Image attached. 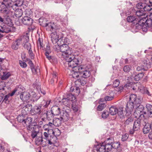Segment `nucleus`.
Masks as SVG:
<instances>
[{"label": "nucleus", "instance_id": "nucleus-1", "mask_svg": "<svg viewBox=\"0 0 152 152\" xmlns=\"http://www.w3.org/2000/svg\"><path fill=\"white\" fill-rule=\"evenodd\" d=\"M18 4L10 1V0H3L0 1V12L6 15L7 20H10V16L13 11H15L18 9Z\"/></svg>", "mask_w": 152, "mask_h": 152}, {"label": "nucleus", "instance_id": "nucleus-2", "mask_svg": "<svg viewBox=\"0 0 152 152\" xmlns=\"http://www.w3.org/2000/svg\"><path fill=\"white\" fill-rule=\"evenodd\" d=\"M126 20L128 22L136 23L135 27L136 28L142 29L144 31H147L148 27L151 26L152 24V20L150 18L147 19L146 18H143L138 20L133 15L128 16Z\"/></svg>", "mask_w": 152, "mask_h": 152}, {"label": "nucleus", "instance_id": "nucleus-3", "mask_svg": "<svg viewBox=\"0 0 152 152\" xmlns=\"http://www.w3.org/2000/svg\"><path fill=\"white\" fill-rule=\"evenodd\" d=\"M142 99L139 97H137L136 95L131 94L129 97V100L126 104V111L127 113L131 114L135 108V105L141 103Z\"/></svg>", "mask_w": 152, "mask_h": 152}, {"label": "nucleus", "instance_id": "nucleus-4", "mask_svg": "<svg viewBox=\"0 0 152 152\" xmlns=\"http://www.w3.org/2000/svg\"><path fill=\"white\" fill-rule=\"evenodd\" d=\"M112 137L107 138L104 142V145L106 151H109L114 150L115 152H123L122 148L119 142H112Z\"/></svg>", "mask_w": 152, "mask_h": 152}, {"label": "nucleus", "instance_id": "nucleus-5", "mask_svg": "<svg viewBox=\"0 0 152 152\" xmlns=\"http://www.w3.org/2000/svg\"><path fill=\"white\" fill-rule=\"evenodd\" d=\"M66 61L68 62V66L71 67L72 69H77L78 70L80 66H78L79 61L77 58H76L73 54L69 55L64 58Z\"/></svg>", "mask_w": 152, "mask_h": 152}, {"label": "nucleus", "instance_id": "nucleus-6", "mask_svg": "<svg viewBox=\"0 0 152 152\" xmlns=\"http://www.w3.org/2000/svg\"><path fill=\"white\" fill-rule=\"evenodd\" d=\"M46 21V19H42L41 18H40L39 19V23L42 22V24H40L42 26L44 27H46L47 30L50 31L52 32H56V30L58 29V27L56 26V25L54 23L51 22L49 23H44Z\"/></svg>", "mask_w": 152, "mask_h": 152}, {"label": "nucleus", "instance_id": "nucleus-7", "mask_svg": "<svg viewBox=\"0 0 152 152\" xmlns=\"http://www.w3.org/2000/svg\"><path fill=\"white\" fill-rule=\"evenodd\" d=\"M61 52H62V53L59 54V56L61 57V56H63L65 58V57H67L69 55H71L72 52L71 49L67 44H61Z\"/></svg>", "mask_w": 152, "mask_h": 152}, {"label": "nucleus", "instance_id": "nucleus-8", "mask_svg": "<svg viewBox=\"0 0 152 152\" xmlns=\"http://www.w3.org/2000/svg\"><path fill=\"white\" fill-rule=\"evenodd\" d=\"M78 70L80 74H82V76L84 78H88L91 75L90 69L85 66L80 65Z\"/></svg>", "mask_w": 152, "mask_h": 152}, {"label": "nucleus", "instance_id": "nucleus-9", "mask_svg": "<svg viewBox=\"0 0 152 152\" xmlns=\"http://www.w3.org/2000/svg\"><path fill=\"white\" fill-rule=\"evenodd\" d=\"M22 39V42L23 41L22 45L25 48L28 50L31 48V44L28 42L29 41V37L27 36H23Z\"/></svg>", "mask_w": 152, "mask_h": 152}, {"label": "nucleus", "instance_id": "nucleus-10", "mask_svg": "<svg viewBox=\"0 0 152 152\" xmlns=\"http://www.w3.org/2000/svg\"><path fill=\"white\" fill-rule=\"evenodd\" d=\"M51 40L53 44H56L60 39V37L56 32H53L50 34Z\"/></svg>", "mask_w": 152, "mask_h": 152}, {"label": "nucleus", "instance_id": "nucleus-11", "mask_svg": "<svg viewBox=\"0 0 152 152\" xmlns=\"http://www.w3.org/2000/svg\"><path fill=\"white\" fill-rule=\"evenodd\" d=\"M145 107L146 111L143 112V114L146 115L148 117L152 118V105L150 104H147Z\"/></svg>", "mask_w": 152, "mask_h": 152}, {"label": "nucleus", "instance_id": "nucleus-12", "mask_svg": "<svg viewBox=\"0 0 152 152\" xmlns=\"http://www.w3.org/2000/svg\"><path fill=\"white\" fill-rule=\"evenodd\" d=\"M21 21L24 25L27 26L31 25L33 23V19L28 16H25L22 18Z\"/></svg>", "mask_w": 152, "mask_h": 152}, {"label": "nucleus", "instance_id": "nucleus-13", "mask_svg": "<svg viewBox=\"0 0 152 152\" xmlns=\"http://www.w3.org/2000/svg\"><path fill=\"white\" fill-rule=\"evenodd\" d=\"M144 122V120H141L138 119L135 121L134 124V130L135 131H138L140 129L141 124L142 125V123Z\"/></svg>", "mask_w": 152, "mask_h": 152}, {"label": "nucleus", "instance_id": "nucleus-14", "mask_svg": "<svg viewBox=\"0 0 152 152\" xmlns=\"http://www.w3.org/2000/svg\"><path fill=\"white\" fill-rule=\"evenodd\" d=\"M145 5L144 7V12L152 10V0H145Z\"/></svg>", "mask_w": 152, "mask_h": 152}, {"label": "nucleus", "instance_id": "nucleus-15", "mask_svg": "<svg viewBox=\"0 0 152 152\" xmlns=\"http://www.w3.org/2000/svg\"><path fill=\"white\" fill-rule=\"evenodd\" d=\"M11 27L7 25H0V32L2 33H8L11 31Z\"/></svg>", "mask_w": 152, "mask_h": 152}, {"label": "nucleus", "instance_id": "nucleus-16", "mask_svg": "<svg viewBox=\"0 0 152 152\" xmlns=\"http://www.w3.org/2000/svg\"><path fill=\"white\" fill-rule=\"evenodd\" d=\"M22 43L21 38H20L17 39L15 42H13L12 45V48L14 50H17L19 45Z\"/></svg>", "mask_w": 152, "mask_h": 152}, {"label": "nucleus", "instance_id": "nucleus-17", "mask_svg": "<svg viewBox=\"0 0 152 152\" xmlns=\"http://www.w3.org/2000/svg\"><path fill=\"white\" fill-rule=\"evenodd\" d=\"M42 114L46 116L47 119L48 121H50L51 120H53V117L54 116V115L52 114V113L51 111H47L46 110H44V112H42Z\"/></svg>", "mask_w": 152, "mask_h": 152}, {"label": "nucleus", "instance_id": "nucleus-18", "mask_svg": "<svg viewBox=\"0 0 152 152\" xmlns=\"http://www.w3.org/2000/svg\"><path fill=\"white\" fill-rule=\"evenodd\" d=\"M51 111L54 115H58L61 114V109L57 106H54L52 107Z\"/></svg>", "mask_w": 152, "mask_h": 152}, {"label": "nucleus", "instance_id": "nucleus-19", "mask_svg": "<svg viewBox=\"0 0 152 152\" xmlns=\"http://www.w3.org/2000/svg\"><path fill=\"white\" fill-rule=\"evenodd\" d=\"M69 113L66 111H63L61 113L60 118L64 121H67L69 118Z\"/></svg>", "mask_w": 152, "mask_h": 152}, {"label": "nucleus", "instance_id": "nucleus-20", "mask_svg": "<svg viewBox=\"0 0 152 152\" xmlns=\"http://www.w3.org/2000/svg\"><path fill=\"white\" fill-rule=\"evenodd\" d=\"M41 107L40 104L35 105L33 107L32 112L33 111L35 114L39 115L43 112Z\"/></svg>", "mask_w": 152, "mask_h": 152}, {"label": "nucleus", "instance_id": "nucleus-21", "mask_svg": "<svg viewBox=\"0 0 152 152\" xmlns=\"http://www.w3.org/2000/svg\"><path fill=\"white\" fill-rule=\"evenodd\" d=\"M63 35L61 34L60 36V39L59 40V42H61V44L59 43V45L61 44H67V45H68L70 44L71 43V41L67 37H65L64 38L63 37Z\"/></svg>", "mask_w": 152, "mask_h": 152}, {"label": "nucleus", "instance_id": "nucleus-22", "mask_svg": "<svg viewBox=\"0 0 152 152\" xmlns=\"http://www.w3.org/2000/svg\"><path fill=\"white\" fill-rule=\"evenodd\" d=\"M20 97L23 101H26L29 99L30 95L28 92H23L20 94Z\"/></svg>", "mask_w": 152, "mask_h": 152}, {"label": "nucleus", "instance_id": "nucleus-23", "mask_svg": "<svg viewBox=\"0 0 152 152\" xmlns=\"http://www.w3.org/2000/svg\"><path fill=\"white\" fill-rule=\"evenodd\" d=\"M118 115L119 117L121 119L126 118L127 116V112L125 114V112H124L123 108L121 107H119V110L118 112Z\"/></svg>", "mask_w": 152, "mask_h": 152}, {"label": "nucleus", "instance_id": "nucleus-24", "mask_svg": "<svg viewBox=\"0 0 152 152\" xmlns=\"http://www.w3.org/2000/svg\"><path fill=\"white\" fill-rule=\"evenodd\" d=\"M140 103H139V104H136L135 105V108L136 110L134 113L137 114L138 113H140L142 111H143L144 107L143 105L140 104Z\"/></svg>", "mask_w": 152, "mask_h": 152}, {"label": "nucleus", "instance_id": "nucleus-25", "mask_svg": "<svg viewBox=\"0 0 152 152\" xmlns=\"http://www.w3.org/2000/svg\"><path fill=\"white\" fill-rule=\"evenodd\" d=\"M126 118V120L124 122V124L125 125H128L132 123L133 121V118L131 114L127 113Z\"/></svg>", "mask_w": 152, "mask_h": 152}, {"label": "nucleus", "instance_id": "nucleus-26", "mask_svg": "<svg viewBox=\"0 0 152 152\" xmlns=\"http://www.w3.org/2000/svg\"><path fill=\"white\" fill-rule=\"evenodd\" d=\"M119 108H118L115 106H112L109 109V113L112 115H114L118 113Z\"/></svg>", "mask_w": 152, "mask_h": 152}, {"label": "nucleus", "instance_id": "nucleus-27", "mask_svg": "<svg viewBox=\"0 0 152 152\" xmlns=\"http://www.w3.org/2000/svg\"><path fill=\"white\" fill-rule=\"evenodd\" d=\"M46 131V132H44V136L42 137V138L46 140L47 141L49 138V135L50 134L51 132L53 133L54 132L53 131V130L51 129H48V130Z\"/></svg>", "mask_w": 152, "mask_h": 152}, {"label": "nucleus", "instance_id": "nucleus-28", "mask_svg": "<svg viewBox=\"0 0 152 152\" xmlns=\"http://www.w3.org/2000/svg\"><path fill=\"white\" fill-rule=\"evenodd\" d=\"M79 73H80L77 69H72L71 71L70 75L73 78H77L79 76Z\"/></svg>", "mask_w": 152, "mask_h": 152}, {"label": "nucleus", "instance_id": "nucleus-29", "mask_svg": "<svg viewBox=\"0 0 152 152\" xmlns=\"http://www.w3.org/2000/svg\"><path fill=\"white\" fill-rule=\"evenodd\" d=\"M48 143L50 145H54L57 142V137L56 136H53L52 137L50 136V138L48 140Z\"/></svg>", "mask_w": 152, "mask_h": 152}, {"label": "nucleus", "instance_id": "nucleus-30", "mask_svg": "<svg viewBox=\"0 0 152 152\" xmlns=\"http://www.w3.org/2000/svg\"><path fill=\"white\" fill-rule=\"evenodd\" d=\"M97 147H95V148L98 149L99 152H104L105 151V148L104 144L103 143H99L97 144Z\"/></svg>", "mask_w": 152, "mask_h": 152}, {"label": "nucleus", "instance_id": "nucleus-31", "mask_svg": "<svg viewBox=\"0 0 152 152\" xmlns=\"http://www.w3.org/2000/svg\"><path fill=\"white\" fill-rule=\"evenodd\" d=\"M144 74V73H140L135 75L134 76H133L132 75V77L133 78H134L136 81H138L143 77Z\"/></svg>", "mask_w": 152, "mask_h": 152}, {"label": "nucleus", "instance_id": "nucleus-32", "mask_svg": "<svg viewBox=\"0 0 152 152\" xmlns=\"http://www.w3.org/2000/svg\"><path fill=\"white\" fill-rule=\"evenodd\" d=\"M51 102L50 100L47 99H43L41 102L40 105L46 108H47L50 104Z\"/></svg>", "mask_w": 152, "mask_h": 152}, {"label": "nucleus", "instance_id": "nucleus-33", "mask_svg": "<svg viewBox=\"0 0 152 152\" xmlns=\"http://www.w3.org/2000/svg\"><path fill=\"white\" fill-rule=\"evenodd\" d=\"M32 121V118L30 117H27L26 118H25L23 124H26L27 126L30 125L31 124Z\"/></svg>", "mask_w": 152, "mask_h": 152}, {"label": "nucleus", "instance_id": "nucleus-34", "mask_svg": "<svg viewBox=\"0 0 152 152\" xmlns=\"http://www.w3.org/2000/svg\"><path fill=\"white\" fill-rule=\"evenodd\" d=\"M53 124L55 126H59L61 124V121L59 118H56L53 119Z\"/></svg>", "mask_w": 152, "mask_h": 152}, {"label": "nucleus", "instance_id": "nucleus-35", "mask_svg": "<svg viewBox=\"0 0 152 152\" xmlns=\"http://www.w3.org/2000/svg\"><path fill=\"white\" fill-rule=\"evenodd\" d=\"M148 69V66H144L143 65H140L138 66L137 68V70L138 71H147Z\"/></svg>", "mask_w": 152, "mask_h": 152}, {"label": "nucleus", "instance_id": "nucleus-36", "mask_svg": "<svg viewBox=\"0 0 152 152\" xmlns=\"http://www.w3.org/2000/svg\"><path fill=\"white\" fill-rule=\"evenodd\" d=\"M23 11L21 9H19L15 12V15L17 18H20L22 16L23 14Z\"/></svg>", "mask_w": 152, "mask_h": 152}, {"label": "nucleus", "instance_id": "nucleus-37", "mask_svg": "<svg viewBox=\"0 0 152 152\" xmlns=\"http://www.w3.org/2000/svg\"><path fill=\"white\" fill-rule=\"evenodd\" d=\"M59 43L61 44V42L59 41L56 44H55V45H54L53 46V48L54 50L57 52L61 51V44H59Z\"/></svg>", "mask_w": 152, "mask_h": 152}, {"label": "nucleus", "instance_id": "nucleus-38", "mask_svg": "<svg viewBox=\"0 0 152 152\" xmlns=\"http://www.w3.org/2000/svg\"><path fill=\"white\" fill-rule=\"evenodd\" d=\"M66 97L71 102L74 101L76 99L75 96L71 93L68 94L66 96Z\"/></svg>", "mask_w": 152, "mask_h": 152}, {"label": "nucleus", "instance_id": "nucleus-39", "mask_svg": "<svg viewBox=\"0 0 152 152\" xmlns=\"http://www.w3.org/2000/svg\"><path fill=\"white\" fill-rule=\"evenodd\" d=\"M3 75L2 76L1 79L2 80H5L7 79L10 76V74L8 72H4Z\"/></svg>", "mask_w": 152, "mask_h": 152}, {"label": "nucleus", "instance_id": "nucleus-40", "mask_svg": "<svg viewBox=\"0 0 152 152\" xmlns=\"http://www.w3.org/2000/svg\"><path fill=\"white\" fill-rule=\"evenodd\" d=\"M62 102L63 104L66 106H68L71 104V102L67 99V97L64 98L62 99Z\"/></svg>", "mask_w": 152, "mask_h": 152}, {"label": "nucleus", "instance_id": "nucleus-41", "mask_svg": "<svg viewBox=\"0 0 152 152\" xmlns=\"http://www.w3.org/2000/svg\"><path fill=\"white\" fill-rule=\"evenodd\" d=\"M43 40L42 39L39 38L37 41V44L38 48L41 49L43 47Z\"/></svg>", "mask_w": 152, "mask_h": 152}, {"label": "nucleus", "instance_id": "nucleus-42", "mask_svg": "<svg viewBox=\"0 0 152 152\" xmlns=\"http://www.w3.org/2000/svg\"><path fill=\"white\" fill-rule=\"evenodd\" d=\"M135 14L137 16L140 17L144 15L145 13L143 10H139L136 11Z\"/></svg>", "mask_w": 152, "mask_h": 152}, {"label": "nucleus", "instance_id": "nucleus-43", "mask_svg": "<svg viewBox=\"0 0 152 152\" xmlns=\"http://www.w3.org/2000/svg\"><path fill=\"white\" fill-rule=\"evenodd\" d=\"M108 92L110 93V96H106L104 97V99L106 101H110L113 99V98H114V95H110L111 93V92L112 93V92L110 91H109Z\"/></svg>", "mask_w": 152, "mask_h": 152}, {"label": "nucleus", "instance_id": "nucleus-44", "mask_svg": "<svg viewBox=\"0 0 152 152\" xmlns=\"http://www.w3.org/2000/svg\"><path fill=\"white\" fill-rule=\"evenodd\" d=\"M123 87L122 86L116 87L114 90V92L115 93L119 94L123 91Z\"/></svg>", "mask_w": 152, "mask_h": 152}, {"label": "nucleus", "instance_id": "nucleus-45", "mask_svg": "<svg viewBox=\"0 0 152 152\" xmlns=\"http://www.w3.org/2000/svg\"><path fill=\"white\" fill-rule=\"evenodd\" d=\"M141 92L143 94H146L148 96H151V94H150L149 91L147 89V88H144L142 89H140Z\"/></svg>", "mask_w": 152, "mask_h": 152}, {"label": "nucleus", "instance_id": "nucleus-46", "mask_svg": "<svg viewBox=\"0 0 152 152\" xmlns=\"http://www.w3.org/2000/svg\"><path fill=\"white\" fill-rule=\"evenodd\" d=\"M106 107V105L104 103L99 104L98 106L97 110L99 111H101L104 109Z\"/></svg>", "mask_w": 152, "mask_h": 152}, {"label": "nucleus", "instance_id": "nucleus-47", "mask_svg": "<svg viewBox=\"0 0 152 152\" xmlns=\"http://www.w3.org/2000/svg\"><path fill=\"white\" fill-rule=\"evenodd\" d=\"M17 120L20 123H22L23 124V122L25 119L24 116L23 115H19L17 117Z\"/></svg>", "mask_w": 152, "mask_h": 152}, {"label": "nucleus", "instance_id": "nucleus-48", "mask_svg": "<svg viewBox=\"0 0 152 152\" xmlns=\"http://www.w3.org/2000/svg\"><path fill=\"white\" fill-rule=\"evenodd\" d=\"M145 5V3H140L137 4L136 7L139 9L143 10Z\"/></svg>", "mask_w": 152, "mask_h": 152}, {"label": "nucleus", "instance_id": "nucleus-49", "mask_svg": "<svg viewBox=\"0 0 152 152\" xmlns=\"http://www.w3.org/2000/svg\"><path fill=\"white\" fill-rule=\"evenodd\" d=\"M25 110H27L28 112H32V106L31 104H28L25 106Z\"/></svg>", "mask_w": 152, "mask_h": 152}, {"label": "nucleus", "instance_id": "nucleus-50", "mask_svg": "<svg viewBox=\"0 0 152 152\" xmlns=\"http://www.w3.org/2000/svg\"><path fill=\"white\" fill-rule=\"evenodd\" d=\"M19 62L20 66L22 68H25L27 67V65L25 62L23 61H22L19 60Z\"/></svg>", "mask_w": 152, "mask_h": 152}, {"label": "nucleus", "instance_id": "nucleus-51", "mask_svg": "<svg viewBox=\"0 0 152 152\" xmlns=\"http://www.w3.org/2000/svg\"><path fill=\"white\" fill-rule=\"evenodd\" d=\"M129 135L127 133L125 134L122 136L121 140L123 141H125L127 140L129 137Z\"/></svg>", "mask_w": 152, "mask_h": 152}, {"label": "nucleus", "instance_id": "nucleus-52", "mask_svg": "<svg viewBox=\"0 0 152 152\" xmlns=\"http://www.w3.org/2000/svg\"><path fill=\"white\" fill-rule=\"evenodd\" d=\"M28 50V53L31 58V59H33L34 58V54L33 53V51L31 50V48L30 49H29Z\"/></svg>", "mask_w": 152, "mask_h": 152}, {"label": "nucleus", "instance_id": "nucleus-53", "mask_svg": "<svg viewBox=\"0 0 152 152\" xmlns=\"http://www.w3.org/2000/svg\"><path fill=\"white\" fill-rule=\"evenodd\" d=\"M109 113L107 111H104L102 114V117L104 118H106L108 116Z\"/></svg>", "mask_w": 152, "mask_h": 152}, {"label": "nucleus", "instance_id": "nucleus-54", "mask_svg": "<svg viewBox=\"0 0 152 152\" xmlns=\"http://www.w3.org/2000/svg\"><path fill=\"white\" fill-rule=\"evenodd\" d=\"M142 64H144V66H148V69L150 68L151 66V65H150V62H149V63H148V62L147 60H144L143 61H142Z\"/></svg>", "mask_w": 152, "mask_h": 152}, {"label": "nucleus", "instance_id": "nucleus-55", "mask_svg": "<svg viewBox=\"0 0 152 152\" xmlns=\"http://www.w3.org/2000/svg\"><path fill=\"white\" fill-rule=\"evenodd\" d=\"M120 83V82L117 79L115 80L113 83V86L114 87H118Z\"/></svg>", "mask_w": 152, "mask_h": 152}, {"label": "nucleus", "instance_id": "nucleus-56", "mask_svg": "<svg viewBox=\"0 0 152 152\" xmlns=\"http://www.w3.org/2000/svg\"><path fill=\"white\" fill-rule=\"evenodd\" d=\"M38 133V132L36 131H35V130L34 131H32V133L31 135V137L32 138H35L37 136Z\"/></svg>", "mask_w": 152, "mask_h": 152}, {"label": "nucleus", "instance_id": "nucleus-57", "mask_svg": "<svg viewBox=\"0 0 152 152\" xmlns=\"http://www.w3.org/2000/svg\"><path fill=\"white\" fill-rule=\"evenodd\" d=\"M131 69L129 65L125 66L123 68L124 71L126 72H129Z\"/></svg>", "mask_w": 152, "mask_h": 152}, {"label": "nucleus", "instance_id": "nucleus-58", "mask_svg": "<svg viewBox=\"0 0 152 152\" xmlns=\"http://www.w3.org/2000/svg\"><path fill=\"white\" fill-rule=\"evenodd\" d=\"M27 126H28L27 129L28 130L33 131L35 130L34 126L31 125V124L30 125H27Z\"/></svg>", "mask_w": 152, "mask_h": 152}, {"label": "nucleus", "instance_id": "nucleus-59", "mask_svg": "<svg viewBox=\"0 0 152 152\" xmlns=\"http://www.w3.org/2000/svg\"><path fill=\"white\" fill-rule=\"evenodd\" d=\"M51 53H45V55L46 57L48 60H50L52 59L53 57L50 55Z\"/></svg>", "mask_w": 152, "mask_h": 152}, {"label": "nucleus", "instance_id": "nucleus-60", "mask_svg": "<svg viewBox=\"0 0 152 152\" xmlns=\"http://www.w3.org/2000/svg\"><path fill=\"white\" fill-rule=\"evenodd\" d=\"M55 136H58L60 134V130L58 129H57V130H56L54 132L52 133Z\"/></svg>", "mask_w": 152, "mask_h": 152}, {"label": "nucleus", "instance_id": "nucleus-61", "mask_svg": "<svg viewBox=\"0 0 152 152\" xmlns=\"http://www.w3.org/2000/svg\"><path fill=\"white\" fill-rule=\"evenodd\" d=\"M5 87V83L2 82L0 83V90H4V87Z\"/></svg>", "mask_w": 152, "mask_h": 152}, {"label": "nucleus", "instance_id": "nucleus-62", "mask_svg": "<svg viewBox=\"0 0 152 152\" xmlns=\"http://www.w3.org/2000/svg\"><path fill=\"white\" fill-rule=\"evenodd\" d=\"M72 107L75 112H77L78 110V107L77 105H72Z\"/></svg>", "mask_w": 152, "mask_h": 152}, {"label": "nucleus", "instance_id": "nucleus-63", "mask_svg": "<svg viewBox=\"0 0 152 152\" xmlns=\"http://www.w3.org/2000/svg\"><path fill=\"white\" fill-rule=\"evenodd\" d=\"M95 147H97V145H95L93 148H91V150L92 152H98V149L95 148Z\"/></svg>", "mask_w": 152, "mask_h": 152}, {"label": "nucleus", "instance_id": "nucleus-64", "mask_svg": "<svg viewBox=\"0 0 152 152\" xmlns=\"http://www.w3.org/2000/svg\"><path fill=\"white\" fill-rule=\"evenodd\" d=\"M52 75H53V79H55V81H56V82H57V77L56 76V73H55L54 72H53Z\"/></svg>", "mask_w": 152, "mask_h": 152}]
</instances>
